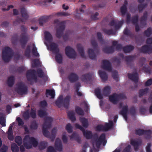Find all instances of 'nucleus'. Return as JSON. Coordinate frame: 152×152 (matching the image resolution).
<instances>
[{"mask_svg": "<svg viewBox=\"0 0 152 152\" xmlns=\"http://www.w3.org/2000/svg\"><path fill=\"white\" fill-rule=\"evenodd\" d=\"M21 29L22 31L23 32L20 35L18 41L22 48H24L28 41L29 37L26 33L27 31V28L24 26L22 25L21 26Z\"/></svg>", "mask_w": 152, "mask_h": 152, "instance_id": "nucleus-1", "label": "nucleus"}, {"mask_svg": "<svg viewBox=\"0 0 152 152\" xmlns=\"http://www.w3.org/2000/svg\"><path fill=\"white\" fill-rule=\"evenodd\" d=\"M44 121L42 126L43 134L45 136L50 138V135L48 129L51 127L53 118L51 117L47 116L45 118Z\"/></svg>", "mask_w": 152, "mask_h": 152, "instance_id": "nucleus-2", "label": "nucleus"}, {"mask_svg": "<svg viewBox=\"0 0 152 152\" xmlns=\"http://www.w3.org/2000/svg\"><path fill=\"white\" fill-rule=\"evenodd\" d=\"M12 49L8 47H5L2 51V58L5 62H8L13 55Z\"/></svg>", "mask_w": 152, "mask_h": 152, "instance_id": "nucleus-3", "label": "nucleus"}, {"mask_svg": "<svg viewBox=\"0 0 152 152\" xmlns=\"http://www.w3.org/2000/svg\"><path fill=\"white\" fill-rule=\"evenodd\" d=\"M59 20H55V23H58L56 29V37L58 38H60L62 36L64 32L65 28V23L64 21L59 22Z\"/></svg>", "mask_w": 152, "mask_h": 152, "instance_id": "nucleus-4", "label": "nucleus"}, {"mask_svg": "<svg viewBox=\"0 0 152 152\" xmlns=\"http://www.w3.org/2000/svg\"><path fill=\"white\" fill-rule=\"evenodd\" d=\"M94 138H96L95 140V144L97 148H99L101 145L102 144L103 146H105L106 144L107 141L105 140L106 137L104 133L102 134L100 137L98 138V134L96 133L93 135Z\"/></svg>", "mask_w": 152, "mask_h": 152, "instance_id": "nucleus-5", "label": "nucleus"}, {"mask_svg": "<svg viewBox=\"0 0 152 152\" xmlns=\"http://www.w3.org/2000/svg\"><path fill=\"white\" fill-rule=\"evenodd\" d=\"M15 91L19 95L26 94L28 92L27 87L23 82H20L16 84Z\"/></svg>", "mask_w": 152, "mask_h": 152, "instance_id": "nucleus-6", "label": "nucleus"}, {"mask_svg": "<svg viewBox=\"0 0 152 152\" xmlns=\"http://www.w3.org/2000/svg\"><path fill=\"white\" fill-rule=\"evenodd\" d=\"M36 71L35 70L30 69L26 72V75L28 81L31 82L32 80H34L35 83L37 82V78L36 75Z\"/></svg>", "mask_w": 152, "mask_h": 152, "instance_id": "nucleus-7", "label": "nucleus"}, {"mask_svg": "<svg viewBox=\"0 0 152 152\" xmlns=\"http://www.w3.org/2000/svg\"><path fill=\"white\" fill-rule=\"evenodd\" d=\"M65 53L66 55L70 58H75L77 54L75 50L69 46H67L65 48Z\"/></svg>", "mask_w": 152, "mask_h": 152, "instance_id": "nucleus-8", "label": "nucleus"}, {"mask_svg": "<svg viewBox=\"0 0 152 152\" xmlns=\"http://www.w3.org/2000/svg\"><path fill=\"white\" fill-rule=\"evenodd\" d=\"M70 15L68 13L65 12H60L57 13L54 15H43L42 16L40 19H48L50 18H53L54 16H56L57 17H60L62 16H66L69 15Z\"/></svg>", "mask_w": 152, "mask_h": 152, "instance_id": "nucleus-9", "label": "nucleus"}, {"mask_svg": "<svg viewBox=\"0 0 152 152\" xmlns=\"http://www.w3.org/2000/svg\"><path fill=\"white\" fill-rule=\"evenodd\" d=\"M118 20H112L109 23V25L113 26L116 30L119 29L123 25L124 21L122 20L121 21H119Z\"/></svg>", "mask_w": 152, "mask_h": 152, "instance_id": "nucleus-10", "label": "nucleus"}, {"mask_svg": "<svg viewBox=\"0 0 152 152\" xmlns=\"http://www.w3.org/2000/svg\"><path fill=\"white\" fill-rule=\"evenodd\" d=\"M140 51L142 53L150 54L152 53V45H145L140 49Z\"/></svg>", "mask_w": 152, "mask_h": 152, "instance_id": "nucleus-11", "label": "nucleus"}, {"mask_svg": "<svg viewBox=\"0 0 152 152\" xmlns=\"http://www.w3.org/2000/svg\"><path fill=\"white\" fill-rule=\"evenodd\" d=\"M128 76L129 78L134 82V88H137L138 87L137 83L138 81V73L137 72H135L133 74L128 73Z\"/></svg>", "mask_w": 152, "mask_h": 152, "instance_id": "nucleus-12", "label": "nucleus"}, {"mask_svg": "<svg viewBox=\"0 0 152 152\" xmlns=\"http://www.w3.org/2000/svg\"><path fill=\"white\" fill-rule=\"evenodd\" d=\"M118 56L123 59L125 60L127 64L133 62L136 57L135 55L124 56V55L122 53H119L118 54Z\"/></svg>", "mask_w": 152, "mask_h": 152, "instance_id": "nucleus-13", "label": "nucleus"}, {"mask_svg": "<svg viewBox=\"0 0 152 152\" xmlns=\"http://www.w3.org/2000/svg\"><path fill=\"white\" fill-rule=\"evenodd\" d=\"M142 143L141 139L137 140H132L130 141L131 144L133 146L134 150L137 151L139 149V147L141 145Z\"/></svg>", "mask_w": 152, "mask_h": 152, "instance_id": "nucleus-14", "label": "nucleus"}, {"mask_svg": "<svg viewBox=\"0 0 152 152\" xmlns=\"http://www.w3.org/2000/svg\"><path fill=\"white\" fill-rule=\"evenodd\" d=\"M67 78L71 83H74L78 80L79 77L76 74L71 72L68 75Z\"/></svg>", "mask_w": 152, "mask_h": 152, "instance_id": "nucleus-15", "label": "nucleus"}, {"mask_svg": "<svg viewBox=\"0 0 152 152\" xmlns=\"http://www.w3.org/2000/svg\"><path fill=\"white\" fill-rule=\"evenodd\" d=\"M102 67L104 70L110 71L112 70L111 63L108 60H104L102 61Z\"/></svg>", "mask_w": 152, "mask_h": 152, "instance_id": "nucleus-16", "label": "nucleus"}, {"mask_svg": "<svg viewBox=\"0 0 152 152\" xmlns=\"http://www.w3.org/2000/svg\"><path fill=\"white\" fill-rule=\"evenodd\" d=\"M128 111V107L127 105L123 107L122 109L120 112V114L123 115L126 121L127 119V113Z\"/></svg>", "mask_w": 152, "mask_h": 152, "instance_id": "nucleus-17", "label": "nucleus"}, {"mask_svg": "<svg viewBox=\"0 0 152 152\" xmlns=\"http://www.w3.org/2000/svg\"><path fill=\"white\" fill-rule=\"evenodd\" d=\"M109 100L110 101L114 104H116L118 102L117 94L114 93L109 96Z\"/></svg>", "mask_w": 152, "mask_h": 152, "instance_id": "nucleus-18", "label": "nucleus"}, {"mask_svg": "<svg viewBox=\"0 0 152 152\" xmlns=\"http://www.w3.org/2000/svg\"><path fill=\"white\" fill-rule=\"evenodd\" d=\"M55 145V148L57 150L59 151H62V144L61 140L60 139L58 138L56 139Z\"/></svg>", "mask_w": 152, "mask_h": 152, "instance_id": "nucleus-19", "label": "nucleus"}, {"mask_svg": "<svg viewBox=\"0 0 152 152\" xmlns=\"http://www.w3.org/2000/svg\"><path fill=\"white\" fill-rule=\"evenodd\" d=\"M50 47L51 50L53 53H59V49L58 47V45L55 43H51Z\"/></svg>", "mask_w": 152, "mask_h": 152, "instance_id": "nucleus-20", "label": "nucleus"}, {"mask_svg": "<svg viewBox=\"0 0 152 152\" xmlns=\"http://www.w3.org/2000/svg\"><path fill=\"white\" fill-rule=\"evenodd\" d=\"M88 53L89 57L92 60H96L97 58V55L95 53L94 50L92 49H89Z\"/></svg>", "mask_w": 152, "mask_h": 152, "instance_id": "nucleus-21", "label": "nucleus"}, {"mask_svg": "<svg viewBox=\"0 0 152 152\" xmlns=\"http://www.w3.org/2000/svg\"><path fill=\"white\" fill-rule=\"evenodd\" d=\"M71 98V97L70 96L67 95L63 100L64 107L66 109L69 107Z\"/></svg>", "mask_w": 152, "mask_h": 152, "instance_id": "nucleus-22", "label": "nucleus"}, {"mask_svg": "<svg viewBox=\"0 0 152 152\" xmlns=\"http://www.w3.org/2000/svg\"><path fill=\"white\" fill-rule=\"evenodd\" d=\"M134 49V47L131 45H127L124 46L123 48L124 52L125 53H129L133 50Z\"/></svg>", "mask_w": 152, "mask_h": 152, "instance_id": "nucleus-23", "label": "nucleus"}, {"mask_svg": "<svg viewBox=\"0 0 152 152\" xmlns=\"http://www.w3.org/2000/svg\"><path fill=\"white\" fill-rule=\"evenodd\" d=\"M77 48L79 53L81 57L83 58H86L83 47L80 44H78L77 45Z\"/></svg>", "mask_w": 152, "mask_h": 152, "instance_id": "nucleus-24", "label": "nucleus"}, {"mask_svg": "<svg viewBox=\"0 0 152 152\" xmlns=\"http://www.w3.org/2000/svg\"><path fill=\"white\" fill-rule=\"evenodd\" d=\"M98 73L101 79L103 82H105L107 80L108 76L105 72L99 70Z\"/></svg>", "mask_w": 152, "mask_h": 152, "instance_id": "nucleus-25", "label": "nucleus"}, {"mask_svg": "<svg viewBox=\"0 0 152 152\" xmlns=\"http://www.w3.org/2000/svg\"><path fill=\"white\" fill-rule=\"evenodd\" d=\"M70 139L71 140H75L78 143H81V139L79 137L78 135L76 132H74L72 135L70 136Z\"/></svg>", "mask_w": 152, "mask_h": 152, "instance_id": "nucleus-26", "label": "nucleus"}, {"mask_svg": "<svg viewBox=\"0 0 152 152\" xmlns=\"http://www.w3.org/2000/svg\"><path fill=\"white\" fill-rule=\"evenodd\" d=\"M127 4V2L125 1L124 4L121 6L120 8V12L121 14L123 16L125 15L127 11L126 6Z\"/></svg>", "mask_w": 152, "mask_h": 152, "instance_id": "nucleus-27", "label": "nucleus"}, {"mask_svg": "<svg viewBox=\"0 0 152 152\" xmlns=\"http://www.w3.org/2000/svg\"><path fill=\"white\" fill-rule=\"evenodd\" d=\"M84 136L87 139H91L92 138V133L91 131L85 130L84 129L82 131Z\"/></svg>", "mask_w": 152, "mask_h": 152, "instance_id": "nucleus-28", "label": "nucleus"}, {"mask_svg": "<svg viewBox=\"0 0 152 152\" xmlns=\"http://www.w3.org/2000/svg\"><path fill=\"white\" fill-rule=\"evenodd\" d=\"M102 50L107 53H112L114 52V49L113 46L106 47L103 48Z\"/></svg>", "mask_w": 152, "mask_h": 152, "instance_id": "nucleus-29", "label": "nucleus"}, {"mask_svg": "<svg viewBox=\"0 0 152 152\" xmlns=\"http://www.w3.org/2000/svg\"><path fill=\"white\" fill-rule=\"evenodd\" d=\"M92 78V76L90 73L83 75L81 77V80L83 81H87L90 80Z\"/></svg>", "mask_w": 152, "mask_h": 152, "instance_id": "nucleus-30", "label": "nucleus"}, {"mask_svg": "<svg viewBox=\"0 0 152 152\" xmlns=\"http://www.w3.org/2000/svg\"><path fill=\"white\" fill-rule=\"evenodd\" d=\"M111 87L109 86H106L105 87L103 91V93L104 96H108L111 93Z\"/></svg>", "mask_w": 152, "mask_h": 152, "instance_id": "nucleus-31", "label": "nucleus"}, {"mask_svg": "<svg viewBox=\"0 0 152 152\" xmlns=\"http://www.w3.org/2000/svg\"><path fill=\"white\" fill-rule=\"evenodd\" d=\"M63 103V96L62 95H60L56 101V105L59 108L61 107L62 106Z\"/></svg>", "mask_w": 152, "mask_h": 152, "instance_id": "nucleus-32", "label": "nucleus"}, {"mask_svg": "<svg viewBox=\"0 0 152 152\" xmlns=\"http://www.w3.org/2000/svg\"><path fill=\"white\" fill-rule=\"evenodd\" d=\"M45 37V40L48 42L52 41L53 37L50 33L48 31H45L44 32Z\"/></svg>", "mask_w": 152, "mask_h": 152, "instance_id": "nucleus-33", "label": "nucleus"}, {"mask_svg": "<svg viewBox=\"0 0 152 152\" xmlns=\"http://www.w3.org/2000/svg\"><path fill=\"white\" fill-rule=\"evenodd\" d=\"M80 121L82 123L83 127L85 128H87L88 127V123L87 119L84 118H80Z\"/></svg>", "mask_w": 152, "mask_h": 152, "instance_id": "nucleus-34", "label": "nucleus"}, {"mask_svg": "<svg viewBox=\"0 0 152 152\" xmlns=\"http://www.w3.org/2000/svg\"><path fill=\"white\" fill-rule=\"evenodd\" d=\"M144 134L145 135V138L146 139L149 140L152 137V131L149 129L145 130Z\"/></svg>", "mask_w": 152, "mask_h": 152, "instance_id": "nucleus-35", "label": "nucleus"}, {"mask_svg": "<svg viewBox=\"0 0 152 152\" xmlns=\"http://www.w3.org/2000/svg\"><path fill=\"white\" fill-rule=\"evenodd\" d=\"M6 120L4 114L0 113V124L2 126H6Z\"/></svg>", "mask_w": 152, "mask_h": 152, "instance_id": "nucleus-36", "label": "nucleus"}, {"mask_svg": "<svg viewBox=\"0 0 152 152\" xmlns=\"http://www.w3.org/2000/svg\"><path fill=\"white\" fill-rule=\"evenodd\" d=\"M67 115L69 119L72 121H74L76 120L75 113L72 111H69L67 113Z\"/></svg>", "mask_w": 152, "mask_h": 152, "instance_id": "nucleus-37", "label": "nucleus"}, {"mask_svg": "<svg viewBox=\"0 0 152 152\" xmlns=\"http://www.w3.org/2000/svg\"><path fill=\"white\" fill-rule=\"evenodd\" d=\"M15 78L14 76H11L8 77L7 83L9 86H12L14 83Z\"/></svg>", "mask_w": 152, "mask_h": 152, "instance_id": "nucleus-38", "label": "nucleus"}, {"mask_svg": "<svg viewBox=\"0 0 152 152\" xmlns=\"http://www.w3.org/2000/svg\"><path fill=\"white\" fill-rule=\"evenodd\" d=\"M95 94L99 99H103V95L101 93V90L99 88H96L95 90Z\"/></svg>", "mask_w": 152, "mask_h": 152, "instance_id": "nucleus-39", "label": "nucleus"}, {"mask_svg": "<svg viewBox=\"0 0 152 152\" xmlns=\"http://www.w3.org/2000/svg\"><path fill=\"white\" fill-rule=\"evenodd\" d=\"M113 122L112 121H110L109 123H106L105 126H104V131H108V129H111L113 126Z\"/></svg>", "mask_w": 152, "mask_h": 152, "instance_id": "nucleus-40", "label": "nucleus"}, {"mask_svg": "<svg viewBox=\"0 0 152 152\" xmlns=\"http://www.w3.org/2000/svg\"><path fill=\"white\" fill-rule=\"evenodd\" d=\"M149 89L148 88H145L144 89H141L139 91V96H141L147 94L148 92Z\"/></svg>", "mask_w": 152, "mask_h": 152, "instance_id": "nucleus-41", "label": "nucleus"}, {"mask_svg": "<svg viewBox=\"0 0 152 152\" xmlns=\"http://www.w3.org/2000/svg\"><path fill=\"white\" fill-rule=\"evenodd\" d=\"M46 95H48L51 96V98H54L55 96V91L54 89H47L46 90Z\"/></svg>", "mask_w": 152, "mask_h": 152, "instance_id": "nucleus-42", "label": "nucleus"}, {"mask_svg": "<svg viewBox=\"0 0 152 152\" xmlns=\"http://www.w3.org/2000/svg\"><path fill=\"white\" fill-rule=\"evenodd\" d=\"M97 38L99 40L100 43L102 44L104 43V41L102 37V34L100 32H98L97 33Z\"/></svg>", "mask_w": 152, "mask_h": 152, "instance_id": "nucleus-43", "label": "nucleus"}, {"mask_svg": "<svg viewBox=\"0 0 152 152\" xmlns=\"http://www.w3.org/2000/svg\"><path fill=\"white\" fill-rule=\"evenodd\" d=\"M123 33L124 35L128 36L130 38H132L134 36V34L127 28H126L124 29Z\"/></svg>", "mask_w": 152, "mask_h": 152, "instance_id": "nucleus-44", "label": "nucleus"}, {"mask_svg": "<svg viewBox=\"0 0 152 152\" xmlns=\"http://www.w3.org/2000/svg\"><path fill=\"white\" fill-rule=\"evenodd\" d=\"M55 59L57 62L61 64V63L62 61V57L61 55L59 53H56Z\"/></svg>", "mask_w": 152, "mask_h": 152, "instance_id": "nucleus-45", "label": "nucleus"}, {"mask_svg": "<svg viewBox=\"0 0 152 152\" xmlns=\"http://www.w3.org/2000/svg\"><path fill=\"white\" fill-rule=\"evenodd\" d=\"M48 143L45 141H42L40 142L39 145V149L42 150L45 149L48 145Z\"/></svg>", "mask_w": 152, "mask_h": 152, "instance_id": "nucleus-46", "label": "nucleus"}, {"mask_svg": "<svg viewBox=\"0 0 152 152\" xmlns=\"http://www.w3.org/2000/svg\"><path fill=\"white\" fill-rule=\"evenodd\" d=\"M76 113L79 115H84V112L82 109L79 106H76L75 108Z\"/></svg>", "mask_w": 152, "mask_h": 152, "instance_id": "nucleus-47", "label": "nucleus"}, {"mask_svg": "<svg viewBox=\"0 0 152 152\" xmlns=\"http://www.w3.org/2000/svg\"><path fill=\"white\" fill-rule=\"evenodd\" d=\"M32 53L33 55L37 57H39V55L37 51V49L34 44H33Z\"/></svg>", "mask_w": 152, "mask_h": 152, "instance_id": "nucleus-48", "label": "nucleus"}, {"mask_svg": "<svg viewBox=\"0 0 152 152\" xmlns=\"http://www.w3.org/2000/svg\"><path fill=\"white\" fill-rule=\"evenodd\" d=\"M11 149L12 152H18L19 151V147L15 143L11 144Z\"/></svg>", "mask_w": 152, "mask_h": 152, "instance_id": "nucleus-49", "label": "nucleus"}, {"mask_svg": "<svg viewBox=\"0 0 152 152\" xmlns=\"http://www.w3.org/2000/svg\"><path fill=\"white\" fill-rule=\"evenodd\" d=\"M103 31L106 34L108 35H110L111 34L115 35L116 33V31H113L112 29L108 30L106 28H104L103 29Z\"/></svg>", "mask_w": 152, "mask_h": 152, "instance_id": "nucleus-50", "label": "nucleus"}, {"mask_svg": "<svg viewBox=\"0 0 152 152\" xmlns=\"http://www.w3.org/2000/svg\"><path fill=\"white\" fill-rule=\"evenodd\" d=\"M152 34V28L149 27L144 32V34L147 37H149Z\"/></svg>", "mask_w": 152, "mask_h": 152, "instance_id": "nucleus-51", "label": "nucleus"}, {"mask_svg": "<svg viewBox=\"0 0 152 152\" xmlns=\"http://www.w3.org/2000/svg\"><path fill=\"white\" fill-rule=\"evenodd\" d=\"M30 142L32 145L34 147H36L38 144V142L36 140L34 137H31Z\"/></svg>", "mask_w": 152, "mask_h": 152, "instance_id": "nucleus-52", "label": "nucleus"}, {"mask_svg": "<svg viewBox=\"0 0 152 152\" xmlns=\"http://www.w3.org/2000/svg\"><path fill=\"white\" fill-rule=\"evenodd\" d=\"M15 141L18 146H20L22 144V138L20 136H16L15 139Z\"/></svg>", "mask_w": 152, "mask_h": 152, "instance_id": "nucleus-53", "label": "nucleus"}, {"mask_svg": "<svg viewBox=\"0 0 152 152\" xmlns=\"http://www.w3.org/2000/svg\"><path fill=\"white\" fill-rule=\"evenodd\" d=\"M91 44L92 46L94 48V49L95 50H96L97 51H96L97 53H99V50L97 49L98 48V45L96 41L94 40H93L91 41Z\"/></svg>", "mask_w": 152, "mask_h": 152, "instance_id": "nucleus-54", "label": "nucleus"}, {"mask_svg": "<svg viewBox=\"0 0 152 152\" xmlns=\"http://www.w3.org/2000/svg\"><path fill=\"white\" fill-rule=\"evenodd\" d=\"M56 134V129L55 128H54L52 131L51 134L50 135V139H51L52 140H54L55 139Z\"/></svg>", "mask_w": 152, "mask_h": 152, "instance_id": "nucleus-55", "label": "nucleus"}, {"mask_svg": "<svg viewBox=\"0 0 152 152\" xmlns=\"http://www.w3.org/2000/svg\"><path fill=\"white\" fill-rule=\"evenodd\" d=\"M139 20H126V22L127 24L131 23L133 25L136 26L138 24Z\"/></svg>", "mask_w": 152, "mask_h": 152, "instance_id": "nucleus-56", "label": "nucleus"}, {"mask_svg": "<svg viewBox=\"0 0 152 152\" xmlns=\"http://www.w3.org/2000/svg\"><path fill=\"white\" fill-rule=\"evenodd\" d=\"M145 130L143 129H136L135 130V134L136 135H137L139 136L144 135Z\"/></svg>", "mask_w": 152, "mask_h": 152, "instance_id": "nucleus-57", "label": "nucleus"}, {"mask_svg": "<svg viewBox=\"0 0 152 152\" xmlns=\"http://www.w3.org/2000/svg\"><path fill=\"white\" fill-rule=\"evenodd\" d=\"M38 113L39 116L41 117H43L47 115V112L45 110H39Z\"/></svg>", "mask_w": 152, "mask_h": 152, "instance_id": "nucleus-58", "label": "nucleus"}, {"mask_svg": "<svg viewBox=\"0 0 152 152\" xmlns=\"http://www.w3.org/2000/svg\"><path fill=\"white\" fill-rule=\"evenodd\" d=\"M72 127L70 123H68L66 126V129L69 133H72Z\"/></svg>", "mask_w": 152, "mask_h": 152, "instance_id": "nucleus-59", "label": "nucleus"}, {"mask_svg": "<svg viewBox=\"0 0 152 152\" xmlns=\"http://www.w3.org/2000/svg\"><path fill=\"white\" fill-rule=\"evenodd\" d=\"M104 126L103 125L100 124L97 125L96 128L95 130L96 131H105Z\"/></svg>", "mask_w": 152, "mask_h": 152, "instance_id": "nucleus-60", "label": "nucleus"}, {"mask_svg": "<svg viewBox=\"0 0 152 152\" xmlns=\"http://www.w3.org/2000/svg\"><path fill=\"white\" fill-rule=\"evenodd\" d=\"M38 127V124L35 121H34L31 123L30 125V128L31 129H36Z\"/></svg>", "mask_w": 152, "mask_h": 152, "instance_id": "nucleus-61", "label": "nucleus"}, {"mask_svg": "<svg viewBox=\"0 0 152 152\" xmlns=\"http://www.w3.org/2000/svg\"><path fill=\"white\" fill-rule=\"evenodd\" d=\"M30 52V45H28L26 47L25 52V56L28 57H29Z\"/></svg>", "mask_w": 152, "mask_h": 152, "instance_id": "nucleus-62", "label": "nucleus"}, {"mask_svg": "<svg viewBox=\"0 0 152 152\" xmlns=\"http://www.w3.org/2000/svg\"><path fill=\"white\" fill-rule=\"evenodd\" d=\"M29 115L31 117L33 118H35L36 116V110L31 108Z\"/></svg>", "mask_w": 152, "mask_h": 152, "instance_id": "nucleus-63", "label": "nucleus"}, {"mask_svg": "<svg viewBox=\"0 0 152 152\" xmlns=\"http://www.w3.org/2000/svg\"><path fill=\"white\" fill-rule=\"evenodd\" d=\"M21 14L22 17L24 18H28V15L26 11L24 9H22L21 11Z\"/></svg>", "mask_w": 152, "mask_h": 152, "instance_id": "nucleus-64", "label": "nucleus"}]
</instances>
